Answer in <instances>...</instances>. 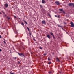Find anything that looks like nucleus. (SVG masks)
I'll list each match as a JSON object with an SVG mask.
<instances>
[{"instance_id":"15","label":"nucleus","mask_w":74,"mask_h":74,"mask_svg":"<svg viewBox=\"0 0 74 74\" xmlns=\"http://www.w3.org/2000/svg\"><path fill=\"white\" fill-rule=\"evenodd\" d=\"M7 18L8 19V20H10V17L8 16L7 17Z\"/></svg>"},{"instance_id":"3","label":"nucleus","mask_w":74,"mask_h":74,"mask_svg":"<svg viewBox=\"0 0 74 74\" xmlns=\"http://www.w3.org/2000/svg\"><path fill=\"white\" fill-rule=\"evenodd\" d=\"M70 24L71 25V27H74V23L71 21L70 22Z\"/></svg>"},{"instance_id":"21","label":"nucleus","mask_w":74,"mask_h":74,"mask_svg":"<svg viewBox=\"0 0 74 74\" xmlns=\"http://www.w3.org/2000/svg\"><path fill=\"white\" fill-rule=\"evenodd\" d=\"M27 29H28V31H30V29H29V27H27Z\"/></svg>"},{"instance_id":"34","label":"nucleus","mask_w":74,"mask_h":74,"mask_svg":"<svg viewBox=\"0 0 74 74\" xmlns=\"http://www.w3.org/2000/svg\"><path fill=\"white\" fill-rule=\"evenodd\" d=\"M29 34L30 36H31V33L30 32L29 33Z\"/></svg>"},{"instance_id":"36","label":"nucleus","mask_w":74,"mask_h":74,"mask_svg":"<svg viewBox=\"0 0 74 74\" xmlns=\"http://www.w3.org/2000/svg\"><path fill=\"white\" fill-rule=\"evenodd\" d=\"M17 36H15V37H17Z\"/></svg>"},{"instance_id":"29","label":"nucleus","mask_w":74,"mask_h":74,"mask_svg":"<svg viewBox=\"0 0 74 74\" xmlns=\"http://www.w3.org/2000/svg\"><path fill=\"white\" fill-rule=\"evenodd\" d=\"M1 51H2V50H1V49H0V52H1Z\"/></svg>"},{"instance_id":"33","label":"nucleus","mask_w":74,"mask_h":74,"mask_svg":"<svg viewBox=\"0 0 74 74\" xmlns=\"http://www.w3.org/2000/svg\"><path fill=\"white\" fill-rule=\"evenodd\" d=\"M64 25H66V23L65 22V23H64Z\"/></svg>"},{"instance_id":"14","label":"nucleus","mask_w":74,"mask_h":74,"mask_svg":"<svg viewBox=\"0 0 74 74\" xmlns=\"http://www.w3.org/2000/svg\"><path fill=\"white\" fill-rule=\"evenodd\" d=\"M59 11H63V10L62 9H59Z\"/></svg>"},{"instance_id":"25","label":"nucleus","mask_w":74,"mask_h":74,"mask_svg":"<svg viewBox=\"0 0 74 74\" xmlns=\"http://www.w3.org/2000/svg\"><path fill=\"white\" fill-rule=\"evenodd\" d=\"M63 14H65V12H64V11H63Z\"/></svg>"},{"instance_id":"1","label":"nucleus","mask_w":74,"mask_h":74,"mask_svg":"<svg viewBox=\"0 0 74 74\" xmlns=\"http://www.w3.org/2000/svg\"><path fill=\"white\" fill-rule=\"evenodd\" d=\"M18 53L19 56H21V57H25V54L23 53Z\"/></svg>"},{"instance_id":"4","label":"nucleus","mask_w":74,"mask_h":74,"mask_svg":"<svg viewBox=\"0 0 74 74\" xmlns=\"http://www.w3.org/2000/svg\"><path fill=\"white\" fill-rule=\"evenodd\" d=\"M50 34L53 37V38L54 39H56V38L54 36V35H53V34L52 32H50Z\"/></svg>"},{"instance_id":"16","label":"nucleus","mask_w":74,"mask_h":74,"mask_svg":"<svg viewBox=\"0 0 74 74\" xmlns=\"http://www.w3.org/2000/svg\"><path fill=\"white\" fill-rule=\"evenodd\" d=\"M2 12L3 14H5V13L4 12L2 11Z\"/></svg>"},{"instance_id":"24","label":"nucleus","mask_w":74,"mask_h":74,"mask_svg":"<svg viewBox=\"0 0 74 74\" xmlns=\"http://www.w3.org/2000/svg\"><path fill=\"white\" fill-rule=\"evenodd\" d=\"M51 62H48V64H51Z\"/></svg>"},{"instance_id":"5","label":"nucleus","mask_w":74,"mask_h":74,"mask_svg":"<svg viewBox=\"0 0 74 74\" xmlns=\"http://www.w3.org/2000/svg\"><path fill=\"white\" fill-rule=\"evenodd\" d=\"M42 24H44V25H45L46 24V22H45V21L44 20H43L42 21Z\"/></svg>"},{"instance_id":"8","label":"nucleus","mask_w":74,"mask_h":74,"mask_svg":"<svg viewBox=\"0 0 74 74\" xmlns=\"http://www.w3.org/2000/svg\"><path fill=\"white\" fill-rule=\"evenodd\" d=\"M55 3H56L57 5H60V3H59V1H57Z\"/></svg>"},{"instance_id":"20","label":"nucleus","mask_w":74,"mask_h":74,"mask_svg":"<svg viewBox=\"0 0 74 74\" xmlns=\"http://www.w3.org/2000/svg\"><path fill=\"white\" fill-rule=\"evenodd\" d=\"M43 55L44 56H46V55H47V54L46 53H44V54H43Z\"/></svg>"},{"instance_id":"38","label":"nucleus","mask_w":74,"mask_h":74,"mask_svg":"<svg viewBox=\"0 0 74 74\" xmlns=\"http://www.w3.org/2000/svg\"><path fill=\"white\" fill-rule=\"evenodd\" d=\"M34 41H36V40H35V39H34Z\"/></svg>"},{"instance_id":"27","label":"nucleus","mask_w":74,"mask_h":74,"mask_svg":"<svg viewBox=\"0 0 74 74\" xmlns=\"http://www.w3.org/2000/svg\"><path fill=\"white\" fill-rule=\"evenodd\" d=\"M40 6L41 8H42V5H40Z\"/></svg>"},{"instance_id":"19","label":"nucleus","mask_w":74,"mask_h":74,"mask_svg":"<svg viewBox=\"0 0 74 74\" xmlns=\"http://www.w3.org/2000/svg\"><path fill=\"white\" fill-rule=\"evenodd\" d=\"M24 21V22H25V23L26 24H27V22H26V21Z\"/></svg>"},{"instance_id":"35","label":"nucleus","mask_w":74,"mask_h":74,"mask_svg":"<svg viewBox=\"0 0 74 74\" xmlns=\"http://www.w3.org/2000/svg\"><path fill=\"white\" fill-rule=\"evenodd\" d=\"M23 49H25V48L24 47H23Z\"/></svg>"},{"instance_id":"30","label":"nucleus","mask_w":74,"mask_h":74,"mask_svg":"<svg viewBox=\"0 0 74 74\" xmlns=\"http://www.w3.org/2000/svg\"><path fill=\"white\" fill-rule=\"evenodd\" d=\"M55 17H57V15H55Z\"/></svg>"},{"instance_id":"10","label":"nucleus","mask_w":74,"mask_h":74,"mask_svg":"<svg viewBox=\"0 0 74 74\" xmlns=\"http://www.w3.org/2000/svg\"><path fill=\"white\" fill-rule=\"evenodd\" d=\"M21 25L23 26H24V23L23 22H22L21 23Z\"/></svg>"},{"instance_id":"9","label":"nucleus","mask_w":74,"mask_h":74,"mask_svg":"<svg viewBox=\"0 0 74 74\" xmlns=\"http://www.w3.org/2000/svg\"><path fill=\"white\" fill-rule=\"evenodd\" d=\"M56 58L57 59V61L59 62H60V60H59V58Z\"/></svg>"},{"instance_id":"13","label":"nucleus","mask_w":74,"mask_h":74,"mask_svg":"<svg viewBox=\"0 0 74 74\" xmlns=\"http://www.w3.org/2000/svg\"><path fill=\"white\" fill-rule=\"evenodd\" d=\"M13 59H17V57H13Z\"/></svg>"},{"instance_id":"22","label":"nucleus","mask_w":74,"mask_h":74,"mask_svg":"<svg viewBox=\"0 0 74 74\" xmlns=\"http://www.w3.org/2000/svg\"><path fill=\"white\" fill-rule=\"evenodd\" d=\"M49 74H51V73H52V72H49Z\"/></svg>"},{"instance_id":"18","label":"nucleus","mask_w":74,"mask_h":74,"mask_svg":"<svg viewBox=\"0 0 74 74\" xmlns=\"http://www.w3.org/2000/svg\"><path fill=\"white\" fill-rule=\"evenodd\" d=\"M48 60L49 61V60H51V59H50V58H49V57L48 58Z\"/></svg>"},{"instance_id":"17","label":"nucleus","mask_w":74,"mask_h":74,"mask_svg":"<svg viewBox=\"0 0 74 74\" xmlns=\"http://www.w3.org/2000/svg\"><path fill=\"white\" fill-rule=\"evenodd\" d=\"M48 15L49 16L50 18H51V16L49 14H48Z\"/></svg>"},{"instance_id":"2","label":"nucleus","mask_w":74,"mask_h":74,"mask_svg":"<svg viewBox=\"0 0 74 74\" xmlns=\"http://www.w3.org/2000/svg\"><path fill=\"white\" fill-rule=\"evenodd\" d=\"M68 5V6H70V7H71V6H73V7H74V3H69Z\"/></svg>"},{"instance_id":"6","label":"nucleus","mask_w":74,"mask_h":74,"mask_svg":"<svg viewBox=\"0 0 74 74\" xmlns=\"http://www.w3.org/2000/svg\"><path fill=\"white\" fill-rule=\"evenodd\" d=\"M47 37L49 38V39H51V36H50V35L48 34L47 35Z\"/></svg>"},{"instance_id":"39","label":"nucleus","mask_w":74,"mask_h":74,"mask_svg":"<svg viewBox=\"0 0 74 74\" xmlns=\"http://www.w3.org/2000/svg\"><path fill=\"white\" fill-rule=\"evenodd\" d=\"M1 14V12H0V14Z\"/></svg>"},{"instance_id":"31","label":"nucleus","mask_w":74,"mask_h":74,"mask_svg":"<svg viewBox=\"0 0 74 74\" xmlns=\"http://www.w3.org/2000/svg\"><path fill=\"white\" fill-rule=\"evenodd\" d=\"M60 17V16H57L58 18H59V17Z\"/></svg>"},{"instance_id":"28","label":"nucleus","mask_w":74,"mask_h":74,"mask_svg":"<svg viewBox=\"0 0 74 74\" xmlns=\"http://www.w3.org/2000/svg\"><path fill=\"white\" fill-rule=\"evenodd\" d=\"M5 15V16H7V15L5 14H4Z\"/></svg>"},{"instance_id":"32","label":"nucleus","mask_w":74,"mask_h":74,"mask_svg":"<svg viewBox=\"0 0 74 74\" xmlns=\"http://www.w3.org/2000/svg\"><path fill=\"white\" fill-rule=\"evenodd\" d=\"M1 38V35H0V38Z\"/></svg>"},{"instance_id":"23","label":"nucleus","mask_w":74,"mask_h":74,"mask_svg":"<svg viewBox=\"0 0 74 74\" xmlns=\"http://www.w3.org/2000/svg\"><path fill=\"white\" fill-rule=\"evenodd\" d=\"M4 44H6V42H5V41H4Z\"/></svg>"},{"instance_id":"26","label":"nucleus","mask_w":74,"mask_h":74,"mask_svg":"<svg viewBox=\"0 0 74 74\" xmlns=\"http://www.w3.org/2000/svg\"><path fill=\"white\" fill-rule=\"evenodd\" d=\"M39 48H40V49H42L41 47H39Z\"/></svg>"},{"instance_id":"7","label":"nucleus","mask_w":74,"mask_h":74,"mask_svg":"<svg viewBox=\"0 0 74 74\" xmlns=\"http://www.w3.org/2000/svg\"><path fill=\"white\" fill-rule=\"evenodd\" d=\"M4 6H5V7L7 8L8 7V4L7 3H5L4 5Z\"/></svg>"},{"instance_id":"11","label":"nucleus","mask_w":74,"mask_h":74,"mask_svg":"<svg viewBox=\"0 0 74 74\" xmlns=\"http://www.w3.org/2000/svg\"><path fill=\"white\" fill-rule=\"evenodd\" d=\"M42 3H44L45 2V1H44V0H42Z\"/></svg>"},{"instance_id":"37","label":"nucleus","mask_w":74,"mask_h":74,"mask_svg":"<svg viewBox=\"0 0 74 74\" xmlns=\"http://www.w3.org/2000/svg\"><path fill=\"white\" fill-rule=\"evenodd\" d=\"M14 17L15 18H16V16H14Z\"/></svg>"},{"instance_id":"12","label":"nucleus","mask_w":74,"mask_h":74,"mask_svg":"<svg viewBox=\"0 0 74 74\" xmlns=\"http://www.w3.org/2000/svg\"><path fill=\"white\" fill-rule=\"evenodd\" d=\"M57 26H58V27H62V26L59 25H58Z\"/></svg>"}]
</instances>
